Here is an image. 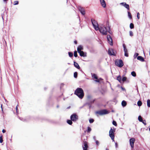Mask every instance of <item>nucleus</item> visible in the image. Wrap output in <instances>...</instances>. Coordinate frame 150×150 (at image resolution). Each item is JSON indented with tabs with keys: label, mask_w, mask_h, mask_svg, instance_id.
Here are the masks:
<instances>
[{
	"label": "nucleus",
	"mask_w": 150,
	"mask_h": 150,
	"mask_svg": "<svg viewBox=\"0 0 150 150\" xmlns=\"http://www.w3.org/2000/svg\"><path fill=\"white\" fill-rule=\"evenodd\" d=\"M98 30H99L101 33L104 35H106L107 34L108 32L110 34H111L112 33L110 30V26H109L108 21H107L106 22V27L103 25L100 26Z\"/></svg>",
	"instance_id": "obj_1"
},
{
	"label": "nucleus",
	"mask_w": 150,
	"mask_h": 150,
	"mask_svg": "<svg viewBox=\"0 0 150 150\" xmlns=\"http://www.w3.org/2000/svg\"><path fill=\"white\" fill-rule=\"evenodd\" d=\"M74 94L80 98L82 99L84 96L83 91L81 88H77L74 92Z\"/></svg>",
	"instance_id": "obj_2"
},
{
	"label": "nucleus",
	"mask_w": 150,
	"mask_h": 150,
	"mask_svg": "<svg viewBox=\"0 0 150 150\" xmlns=\"http://www.w3.org/2000/svg\"><path fill=\"white\" fill-rule=\"evenodd\" d=\"M109 113L108 111L106 109H103L96 112V115L98 114L100 115L108 114Z\"/></svg>",
	"instance_id": "obj_3"
},
{
	"label": "nucleus",
	"mask_w": 150,
	"mask_h": 150,
	"mask_svg": "<svg viewBox=\"0 0 150 150\" xmlns=\"http://www.w3.org/2000/svg\"><path fill=\"white\" fill-rule=\"evenodd\" d=\"M91 21L92 24L95 29L96 31L98 30L99 29V27H98V24L97 21L92 19H91Z\"/></svg>",
	"instance_id": "obj_4"
},
{
	"label": "nucleus",
	"mask_w": 150,
	"mask_h": 150,
	"mask_svg": "<svg viewBox=\"0 0 150 150\" xmlns=\"http://www.w3.org/2000/svg\"><path fill=\"white\" fill-rule=\"evenodd\" d=\"M116 65L119 67H122L123 65V61L121 59L117 60L115 62Z\"/></svg>",
	"instance_id": "obj_5"
},
{
	"label": "nucleus",
	"mask_w": 150,
	"mask_h": 150,
	"mask_svg": "<svg viewBox=\"0 0 150 150\" xmlns=\"http://www.w3.org/2000/svg\"><path fill=\"white\" fill-rule=\"evenodd\" d=\"M115 132V130H112V128H111L110 129L109 131V136L111 138V139L112 140L113 142H115L114 140V138H115V135L114 134V132Z\"/></svg>",
	"instance_id": "obj_6"
},
{
	"label": "nucleus",
	"mask_w": 150,
	"mask_h": 150,
	"mask_svg": "<svg viewBox=\"0 0 150 150\" xmlns=\"http://www.w3.org/2000/svg\"><path fill=\"white\" fill-rule=\"evenodd\" d=\"M70 119L73 122H76L78 119V116L76 114L74 113L71 116Z\"/></svg>",
	"instance_id": "obj_7"
},
{
	"label": "nucleus",
	"mask_w": 150,
	"mask_h": 150,
	"mask_svg": "<svg viewBox=\"0 0 150 150\" xmlns=\"http://www.w3.org/2000/svg\"><path fill=\"white\" fill-rule=\"evenodd\" d=\"M135 141V139L134 138H132L130 139H129V144L130 145L132 149L134 147V144Z\"/></svg>",
	"instance_id": "obj_8"
},
{
	"label": "nucleus",
	"mask_w": 150,
	"mask_h": 150,
	"mask_svg": "<svg viewBox=\"0 0 150 150\" xmlns=\"http://www.w3.org/2000/svg\"><path fill=\"white\" fill-rule=\"evenodd\" d=\"M107 39L108 41V43L111 45H112L113 42L112 40L110 35H107Z\"/></svg>",
	"instance_id": "obj_9"
},
{
	"label": "nucleus",
	"mask_w": 150,
	"mask_h": 150,
	"mask_svg": "<svg viewBox=\"0 0 150 150\" xmlns=\"http://www.w3.org/2000/svg\"><path fill=\"white\" fill-rule=\"evenodd\" d=\"M83 150H87L88 147L87 142L86 141L83 142V144L82 146Z\"/></svg>",
	"instance_id": "obj_10"
},
{
	"label": "nucleus",
	"mask_w": 150,
	"mask_h": 150,
	"mask_svg": "<svg viewBox=\"0 0 150 150\" xmlns=\"http://www.w3.org/2000/svg\"><path fill=\"white\" fill-rule=\"evenodd\" d=\"M108 54L110 55H115V54L114 52L113 49L112 48L109 49L108 50Z\"/></svg>",
	"instance_id": "obj_11"
},
{
	"label": "nucleus",
	"mask_w": 150,
	"mask_h": 150,
	"mask_svg": "<svg viewBox=\"0 0 150 150\" xmlns=\"http://www.w3.org/2000/svg\"><path fill=\"white\" fill-rule=\"evenodd\" d=\"M78 53L80 55L81 57H86L87 56L86 53L85 52H84L83 51H78Z\"/></svg>",
	"instance_id": "obj_12"
},
{
	"label": "nucleus",
	"mask_w": 150,
	"mask_h": 150,
	"mask_svg": "<svg viewBox=\"0 0 150 150\" xmlns=\"http://www.w3.org/2000/svg\"><path fill=\"white\" fill-rule=\"evenodd\" d=\"M121 5L124 6L125 8L127 9H129V6L128 4H126V3L123 2L120 4Z\"/></svg>",
	"instance_id": "obj_13"
},
{
	"label": "nucleus",
	"mask_w": 150,
	"mask_h": 150,
	"mask_svg": "<svg viewBox=\"0 0 150 150\" xmlns=\"http://www.w3.org/2000/svg\"><path fill=\"white\" fill-rule=\"evenodd\" d=\"M100 2L102 6L105 8L106 6V4L104 0H100Z\"/></svg>",
	"instance_id": "obj_14"
},
{
	"label": "nucleus",
	"mask_w": 150,
	"mask_h": 150,
	"mask_svg": "<svg viewBox=\"0 0 150 150\" xmlns=\"http://www.w3.org/2000/svg\"><path fill=\"white\" fill-rule=\"evenodd\" d=\"M95 101V99H92L88 100V102L86 103V104H90L92 105L93 103Z\"/></svg>",
	"instance_id": "obj_15"
},
{
	"label": "nucleus",
	"mask_w": 150,
	"mask_h": 150,
	"mask_svg": "<svg viewBox=\"0 0 150 150\" xmlns=\"http://www.w3.org/2000/svg\"><path fill=\"white\" fill-rule=\"evenodd\" d=\"M137 59L142 62L144 61V58L141 56H138L137 57Z\"/></svg>",
	"instance_id": "obj_16"
},
{
	"label": "nucleus",
	"mask_w": 150,
	"mask_h": 150,
	"mask_svg": "<svg viewBox=\"0 0 150 150\" xmlns=\"http://www.w3.org/2000/svg\"><path fill=\"white\" fill-rule=\"evenodd\" d=\"M74 67L77 69H79L80 68L78 64L75 62H74Z\"/></svg>",
	"instance_id": "obj_17"
},
{
	"label": "nucleus",
	"mask_w": 150,
	"mask_h": 150,
	"mask_svg": "<svg viewBox=\"0 0 150 150\" xmlns=\"http://www.w3.org/2000/svg\"><path fill=\"white\" fill-rule=\"evenodd\" d=\"M83 50V47L81 45H79L78 47L77 48V51L78 52V51H82L81 50Z\"/></svg>",
	"instance_id": "obj_18"
},
{
	"label": "nucleus",
	"mask_w": 150,
	"mask_h": 150,
	"mask_svg": "<svg viewBox=\"0 0 150 150\" xmlns=\"http://www.w3.org/2000/svg\"><path fill=\"white\" fill-rule=\"evenodd\" d=\"M127 105L126 102L125 100H123L122 102V105L123 107H125Z\"/></svg>",
	"instance_id": "obj_19"
},
{
	"label": "nucleus",
	"mask_w": 150,
	"mask_h": 150,
	"mask_svg": "<svg viewBox=\"0 0 150 150\" xmlns=\"http://www.w3.org/2000/svg\"><path fill=\"white\" fill-rule=\"evenodd\" d=\"M123 47L124 48V52H127V50L126 48V47L125 45L124 44H123Z\"/></svg>",
	"instance_id": "obj_20"
},
{
	"label": "nucleus",
	"mask_w": 150,
	"mask_h": 150,
	"mask_svg": "<svg viewBox=\"0 0 150 150\" xmlns=\"http://www.w3.org/2000/svg\"><path fill=\"white\" fill-rule=\"evenodd\" d=\"M117 80L119 81V82L121 83L122 81L121 77L120 75H119L117 78Z\"/></svg>",
	"instance_id": "obj_21"
},
{
	"label": "nucleus",
	"mask_w": 150,
	"mask_h": 150,
	"mask_svg": "<svg viewBox=\"0 0 150 150\" xmlns=\"http://www.w3.org/2000/svg\"><path fill=\"white\" fill-rule=\"evenodd\" d=\"M79 12L82 15H84L85 14V10H79Z\"/></svg>",
	"instance_id": "obj_22"
},
{
	"label": "nucleus",
	"mask_w": 150,
	"mask_h": 150,
	"mask_svg": "<svg viewBox=\"0 0 150 150\" xmlns=\"http://www.w3.org/2000/svg\"><path fill=\"white\" fill-rule=\"evenodd\" d=\"M72 120H67V122L68 124L69 125H71L72 124Z\"/></svg>",
	"instance_id": "obj_23"
},
{
	"label": "nucleus",
	"mask_w": 150,
	"mask_h": 150,
	"mask_svg": "<svg viewBox=\"0 0 150 150\" xmlns=\"http://www.w3.org/2000/svg\"><path fill=\"white\" fill-rule=\"evenodd\" d=\"M92 77L95 79H97L98 77L95 74H92Z\"/></svg>",
	"instance_id": "obj_24"
},
{
	"label": "nucleus",
	"mask_w": 150,
	"mask_h": 150,
	"mask_svg": "<svg viewBox=\"0 0 150 150\" xmlns=\"http://www.w3.org/2000/svg\"><path fill=\"white\" fill-rule=\"evenodd\" d=\"M137 104L138 106H140L142 105V103L141 101L139 100L138 101Z\"/></svg>",
	"instance_id": "obj_25"
},
{
	"label": "nucleus",
	"mask_w": 150,
	"mask_h": 150,
	"mask_svg": "<svg viewBox=\"0 0 150 150\" xmlns=\"http://www.w3.org/2000/svg\"><path fill=\"white\" fill-rule=\"evenodd\" d=\"M138 120L140 122H142L143 121L142 117L140 115L138 117Z\"/></svg>",
	"instance_id": "obj_26"
},
{
	"label": "nucleus",
	"mask_w": 150,
	"mask_h": 150,
	"mask_svg": "<svg viewBox=\"0 0 150 150\" xmlns=\"http://www.w3.org/2000/svg\"><path fill=\"white\" fill-rule=\"evenodd\" d=\"M131 74L132 76L135 77L136 76V74L135 72L134 71H133L131 72Z\"/></svg>",
	"instance_id": "obj_27"
},
{
	"label": "nucleus",
	"mask_w": 150,
	"mask_h": 150,
	"mask_svg": "<svg viewBox=\"0 0 150 150\" xmlns=\"http://www.w3.org/2000/svg\"><path fill=\"white\" fill-rule=\"evenodd\" d=\"M147 105L149 107H150V100L148 99L147 101Z\"/></svg>",
	"instance_id": "obj_28"
},
{
	"label": "nucleus",
	"mask_w": 150,
	"mask_h": 150,
	"mask_svg": "<svg viewBox=\"0 0 150 150\" xmlns=\"http://www.w3.org/2000/svg\"><path fill=\"white\" fill-rule=\"evenodd\" d=\"M77 75H78V73L77 72H75L74 73V77L75 78H77Z\"/></svg>",
	"instance_id": "obj_29"
},
{
	"label": "nucleus",
	"mask_w": 150,
	"mask_h": 150,
	"mask_svg": "<svg viewBox=\"0 0 150 150\" xmlns=\"http://www.w3.org/2000/svg\"><path fill=\"white\" fill-rule=\"evenodd\" d=\"M128 17H129L130 19H132V15L129 12V11H128Z\"/></svg>",
	"instance_id": "obj_30"
},
{
	"label": "nucleus",
	"mask_w": 150,
	"mask_h": 150,
	"mask_svg": "<svg viewBox=\"0 0 150 150\" xmlns=\"http://www.w3.org/2000/svg\"><path fill=\"white\" fill-rule=\"evenodd\" d=\"M134 25L132 23H130V28L131 29H133L134 28Z\"/></svg>",
	"instance_id": "obj_31"
},
{
	"label": "nucleus",
	"mask_w": 150,
	"mask_h": 150,
	"mask_svg": "<svg viewBox=\"0 0 150 150\" xmlns=\"http://www.w3.org/2000/svg\"><path fill=\"white\" fill-rule=\"evenodd\" d=\"M127 78L126 77H122V81L123 82H125L126 81Z\"/></svg>",
	"instance_id": "obj_32"
},
{
	"label": "nucleus",
	"mask_w": 150,
	"mask_h": 150,
	"mask_svg": "<svg viewBox=\"0 0 150 150\" xmlns=\"http://www.w3.org/2000/svg\"><path fill=\"white\" fill-rule=\"evenodd\" d=\"M68 54L69 56L70 57H71L73 56V53L71 52H68Z\"/></svg>",
	"instance_id": "obj_33"
},
{
	"label": "nucleus",
	"mask_w": 150,
	"mask_h": 150,
	"mask_svg": "<svg viewBox=\"0 0 150 150\" xmlns=\"http://www.w3.org/2000/svg\"><path fill=\"white\" fill-rule=\"evenodd\" d=\"M138 55H139V54L138 53H135L134 56V58H136L138 57L137 56Z\"/></svg>",
	"instance_id": "obj_34"
},
{
	"label": "nucleus",
	"mask_w": 150,
	"mask_h": 150,
	"mask_svg": "<svg viewBox=\"0 0 150 150\" xmlns=\"http://www.w3.org/2000/svg\"><path fill=\"white\" fill-rule=\"evenodd\" d=\"M87 98L88 99V100L92 99V96L90 95L88 96Z\"/></svg>",
	"instance_id": "obj_35"
},
{
	"label": "nucleus",
	"mask_w": 150,
	"mask_h": 150,
	"mask_svg": "<svg viewBox=\"0 0 150 150\" xmlns=\"http://www.w3.org/2000/svg\"><path fill=\"white\" fill-rule=\"evenodd\" d=\"M94 121V120L93 119H90L89 120V122L90 123H93Z\"/></svg>",
	"instance_id": "obj_36"
},
{
	"label": "nucleus",
	"mask_w": 150,
	"mask_h": 150,
	"mask_svg": "<svg viewBox=\"0 0 150 150\" xmlns=\"http://www.w3.org/2000/svg\"><path fill=\"white\" fill-rule=\"evenodd\" d=\"M74 56L75 57H77V52L76 51L74 52Z\"/></svg>",
	"instance_id": "obj_37"
},
{
	"label": "nucleus",
	"mask_w": 150,
	"mask_h": 150,
	"mask_svg": "<svg viewBox=\"0 0 150 150\" xmlns=\"http://www.w3.org/2000/svg\"><path fill=\"white\" fill-rule=\"evenodd\" d=\"M112 124L113 125H115V126H117V124L116 122L115 121L113 120L112 122Z\"/></svg>",
	"instance_id": "obj_38"
},
{
	"label": "nucleus",
	"mask_w": 150,
	"mask_h": 150,
	"mask_svg": "<svg viewBox=\"0 0 150 150\" xmlns=\"http://www.w3.org/2000/svg\"><path fill=\"white\" fill-rule=\"evenodd\" d=\"M3 142V139L2 138V136H1L0 137V143H2Z\"/></svg>",
	"instance_id": "obj_39"
},
{
	"label": "nucleus",
	"mask_w": 150,
	"mask_h": 150,
	"mask_svg": "<svg viewBox=\"0 0 150 150\" xmlns=\"http://www.w3.org/2000/svg\"><path fill=\"white\" fill-rule=\"evenodd\" d=\"M91 129L90 127H88L87 130V132H90L91 131Z\"/></svg>",
	"instance_id": "obj_40"
},
{
	"label": "nucleus",
	"mask_w": 150,
	"mask_h": 150,
	"mask_svg": "<svg viewBox=\"0 0 150 150\" xmlns=\"http://www.w3.org/2000/svg\"><path fill=\"white\" fill-rule=\"evenodd\" d=\"M18 4V1H15L14 2V5H17Z\"/></svg>",
	"instance_id": "obj_41"
},
{
	"label": "nucleus",
	"mask_w": 150,
	"mask_h": 150,
	"mask_svg": "<svg viewBox=\"0 0 150 150\" xmlns=\"http://www.w3.org/2000/svg\"><path fill=\"white\" fill-rule=\"evenodd\" d=\"M77 8L78 9L80 10V9H83V8L82 7H81L80 6H78Z\"/></svg>",
	"instance_id": "obj_42"
},
{
	"label": "nucleus",
	"mask_w": 150,
	"mask_h": 150,
	"mask_svg": "<svg viewBox=\"0 0 150 150\" xmlns=\"http://www.w3.org/2000/svg\"><path fill=\"white\" fill-rule=\"evenodd\" d=\"M129 35L131 36H133V33L132 31H129Z\"/></svg>",
	"instance_id": "obj_43"
},
{
	"label": "nucleus",
	"mask_w": 150,
	"mask_h": 150,
	"mask_svg": "<svg viewBox=\"0 0 150 150\" xmlns=\"http://www.w3.org/2000/svg\"><path fill=\"white\" fill-rule=\"evenodd\" d=\"M125 56L127 57H128V54L127 52H125Z\"/></svg>",
	"instance_id": "obj_44"
},
{
	"label": "nucleus",
	"mask_w": 150,
	"mask_h": 150,
	"mask_svg": "<svg viewBox=\"0 0 150 150\" xmlns=\"http://www.w3.org/2000/svg\"><path fill=\"white\" fill-rule=\"evenodd\" d=\"M139 15H140L139 13V12H138L137 13V18L138 19H139L140 18Z\"/></svg>",
	"instance_id": "obj_45"
},
{
	"label": "nucleus",
	"mask_w": 150,
	"mask_h": 150,
	"mask_svg": "<svg viewBox=\"0 0 150 150\" xmlns=\"http://www.w3.org/2000/svg\"><path fill=\"white\" fill-rule=\"evenodd\" d=\"M18 105H17L16 106V112L17 113H18Z\"/></svg>",
	"instance_id": "obj_46"
},
{
	"label": "nucleus",
	"mask_w": 150,
	"mask_h": 150,
	"mask_svg": "<svg viewBox=\"0 0 150 150\" xmlns=\"http://www.w3.org/2000/svg\"><path fill=\"white\" fill-rule=\"evenodd\" d=\"M96 143L97 145L98 146L99 145V142L98 141V140H96Z\"/></svg>",
	"instance_id": "obj_47"
},
{
	"label": "nucleus",
	"mask_w": 150,
	"mask_h": 150,
	"mask_svg": "<svg viewBox=\"0 0 150 150\" xmlns=\"http://www.w3.org/2000/svg\"><path fill=\"white\" fill-rule=\"evenodd\" d=\"M142 122L145 125H146V120H143Z\"/></svg>",
	"instance_id": "obj_48"
},
{
	"label": "nucleus",
	"mask_w": 150,
	"mask_h": 150,
	"mask_svg": "<svg viewBox=\"0 0 150 150\" xmlns=\"http://www.w3.org/2000/svg\"><path fill=\"white\" fill-rule=\"evenodd\" d=\"M95 81L96 82H100V80H99V79H96V80H95Z\"/></svg>",
	"instance_id": "obj_49"
},
{
	"label": "nucleus",
	"mask_w": 150,
	"mask_h": 150,
	"mask_svg": "<svg viewBox=\"0 0 150 150\" xmlns=\"http://www.w3.org/2000/svg\"><path fill=\"white\" fill-rule=\"evenodd\" d=\"M87 105H88V106H89V109H90L91 107V104H87Z\"/></svg>",
	"instance_id": "obj_50"
},
{
	"label": "nucleus",
	"mask_w": 150,
	"mask_h": 150,
	"mask_svg": "<svg viewBox=\"0 0 150 150\" xmlns=\"http://www.w3.org/2000/svg\"><path fill=\"white\" fill-rule=\"evenodd\" d=\"M19 119L21 120H22V121H24L25 120H24L23 119V118H21V117H19Z\"/></svg>",
	"instance_id": "obj_51"
},
{
	"label": "nucleus",
	"mask_w": 150,
	"mask_h": 150,
	"mask_svg": "<svg viewBox=\"0 0 150 150\" xmlns=\"http://www.w3.org/2000/svg\"><path fill=\"white\" fill-rule=\"evenodd\" d=\"M115 146L116 148L117 147V142L115 143Z\"/></svg>",
	"instance_id": "obj_52"
},
{
	"label": "nucleus",
	"mask_w": 150,
	"mask_h": 150,
	"mask_svg": "<svg viewBox=\"0 0 150 150\" xmlns=\"http://www.w3.org/2000/svg\"><path fill=\"white\" fill-rule=\"evenodd\" d=\"M121 88L123 91H125V88H123L122 87H121Z\"/></svg>",
	"instance_id": "obj_53"
},
{
	"label": "nucleus",
	"mask_w": 150,
	"mask_h": 150,
	"mask_svg": "<svg viewBox=\"0 0 150 150\" xmlns=\"http://www.w3.org/2000/svg\"><path fill=\"white\" fill-rule=\"evenodd\" d=\"M2 132H3V133H4L6 132V131L5 129H3L2 131Z\"/></svg>",
	"instance_id": "obj_54"
},
{
	"label": "nucleus",
	"mask_w": 150,
	"mask_h": 150,
	"mask_svg": "<svg viewBox=\"0 0 150 150\" xmlns=\"http://www.w3.org/2000/svg\"><path fill=\"white\" fill-rule=\"evenodd\" d=\"M64 84L63 83H62L61 84V87L63 86Z\"/></svg>",
	"instance_id": "obj_55"
},
{
	"label": "nucleus",
	"mask_w": 150,
	"mask_h": 150,
	"mask_svg": "<svg viewBox=\"0 0 150 150\" xmlns=\"http://www.w3.org/2000/svg\"><path fill=\"white\" fill-rule=\"evenodd\" d=\"M74 43L76 44H77V41L76 40H75L74 41Z\"/></svg>",
	"instance_id": "obj_56"
},
{
	"label": "nucleus",
	"mask_w": 150,
	"mask_h": 150,
	"mask_svg": "<svg viewBox=\"0 0 150 150\" xmlns=\"http://www.w3.org/2000/svg\"><path fill=\"white\" fill-rule=\"evenodd\" d=\"M93 139L95 140H96V137L95 136H94L93 137Z\"/></svg>",
	"instance_id": "obj_57"
},
{
	"label": "nucleus",
	"mask_w": 150,
	"mask_h": 150,
	"mask_svg": "<svg viewBox=\"0 0 150 150\" xmlns=\"http://www.w3.org/2000/svg\"><path fill=\"white\" fill-rule=\"evenodd\" d=\"M1 110H2V112H3V109H2V105H1Z\"/></svg>",
	"instance_id": "obj_58"
},
{
	"label": "nucleus",
	"mask_w": 150,
	"mask_h": 150,
	"mask_svg": "<svg viewBox=\"0 0 150 150\" xmlns=\"http://www.w3.org/2000/svg\"><path fill=\"white\" fill-rule=\"evenodd\" d=\"M3 0L4 1H6V2L7 1H8V0Z\"/></svg>",
	"instance_id": "obj_59"
},
{
	"label": "nucleus",
	"mask_w": 150,
	"mask_h": 150,
	"mask_svg": "<svg viewBox=\"0 0 150 150\" xmlns=\"http://www.w3.org/2000/svg\"><path fill=\"white\" fill-rule=\"evenodd\" d=\"M70 106H69V107H68L67 108H68V109H69V108H70Z\"/></svg>",
	"instance_id": "obj_60"
},
{
	"label": "nucleus",
	"mask_w": 150,
	"mask_h": 150,
	"mask_svg": "<svg viewBox=\"0 0 150 150\" xmlns=\"http://www.w3.org/2000/svg\"><path fill=\"white\" fill-rule=\"evenodd\" d=\"M106 150H109V149L108 148H106Z\"/></svg>",
	"instance_id": "obj_61"
},
{
	"label": "nucleus",
	"mask_w": 150,
	"mask_h": 150,
	"mask_svg": "<svg viewBox=\"0 0 150 150\" xmlns=\"http://www.w3.org/2000/svg\"><path fill=\"white\" fill-rule=\"evenodd\" d=\"M59 107V105H58L57 106V108H58Z\"/></svg>",
	"instance_id": "obj_62"
}]
</instances>
